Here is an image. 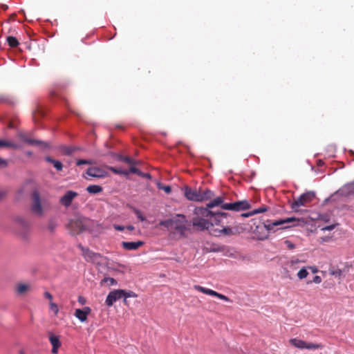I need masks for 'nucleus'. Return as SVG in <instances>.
Returning a JSON list of instances; mask_svg holds the SVG:
<instances>
[{
  "label": "nucleus",
  "instance_id": "obj_1",
  "mask_svg": "<svg viewBox=\"0 0 354 354\" xmlns=\"http://www.w3.org/2000/svg\"><path fill=\"white\" fill-rule=\"evenodd\" d=\"M196 216L192 220L193 226L198 230H209V233L215 236H232L234 234L232 228L230 227H214L213 221H210L209 215L212 211L203 207H197L194 209Z\"/></svg>",
  "mask_w": 354,
  "mask_h": 354
},
{
  "label": "nucleus",
  "instance_id": "obj_2",
  "mask_svg": "<svg viewBox=\"0 0 354 354\" xmlns=\"http://www.w3.org/2000/svg\"><path fill=\"white\" fill-rule=\"evenodd\" d=\"M224 196H218L207 203L205 208L209 209L214 207H221L223 209L239 212L248 209L250 207V205L247 201H236L234 203H224Z\"/></svg>",
  "mask_w": 354,
  "mask_h": 354
},
{
  "label": "nucleus",
  "instance_id": "obj_3",
  "mask_svg": "<svg viewBox=\"0 0 354 354\" xmlns=\"http://www.w3.org/2000/svg\"><path fill=\"white\" fill-rule=\"evenodd\" d=\"M50 207L49 201L45 198H41L37 190H34L32 192L30 211L33 215L42 217Z\"/></svg>",
  "mask_w": 354,
  "mask_h": 354
},
{
  "label": "nucleus",
  "instance_id": "obj_4",
  "mask_svg": "<svg viewBox=\"0 0 354 354\" xmlns=\"http://www.w3.org/2000/svg\"><path fill=\"white\" fill-rule=\"evenodd\" d=\"M187 220L183 214H176L170 219L165 220L160 222V225L167 227L171 231L184 236L187 230Z\"/></svg>",
  "mask_w": 354,
  "mask_h": 354
},
{
  "label": "nucleus",
  "instance_id": "obj_5",
  "mask_svg": "<svg viewBox=\"0 0 354 354\" xmlns=\"http://www.w3.org/2000/svg\"><path fill=\"white\" fill-rule=\"evenodd\" d=\"M87 219L83 217H76L71 219L68 224V229L72 235H77L86 230Z\"/></svg>",
  "mask_w": 354,
  "mask_h": 354
},
{
  "label": "nucleus",
  "instance_id": "obj_6",
  "mask_svg": "<svg viewBox=\"0 0 354 354\" xmlns=\"http://www.w3.org/2000/svg\"><path fill=\"white\" fill-rule=\"evenodd\" d=\"M315 197V194L313 192H307L301 194L299 198L293 199L291 204V208L295 212H298L299 207L306 206L308 203L313 201Z\"/></svg>",
  "mask_w": 354,
  "mask_h": 354
},
{
  "label": "nucleus",
  "instance_id": "obj_7",
  "mask_svg": "<svg viewBox=\"0 0 354 354\" xmlns=\"http://www.w3.org/2000/svg\"><path fill=\"white\" fill-rule=\"evenodd\" d=\"M290 343L295 347L300 349H318L323 348V345L321 344L308 343L297 338L290 339Z\"/></svg>",
  "mask_w": 354,
  "mask_h": 354
},
{
  "label": "nucleus",
  "instance_id": "obj_8",
  "mask_svg": "<svg viewBox=\"0 0 354 354\" xmlns=\"http://www.w3.org/2000/svg\"><path fill=\"white\" fill-rule=\"evenodd\" d=\"M15 225L17 232L26 236L30 227V223L24 218L17 217L15 221Z\"/></svg>",
  "mask_w": 354,
  "mask_h": 354
},
{
  "label": "nucleus",
  "instance_id": "obj_9",
  "mask_svg": "<svg viewBox=\"0 0 354 354\" xmlns=\"http://www.w3.org/2000/svg\"><path fill=\"white\" fill-rule=\"evenodd\" d=\"M229 214L225 212H214L212 211V214L209 215L210 221H213L214 227H225L224 219H226Z\"/></svg>",
  "mask_w": 354,
  "mask_h": 354
},
{
  "label": "nucleus",
  "instance_id": "obj_10",
  "mask_svg": "<svg viewBox=\"0 0 354 354\" xmlns=\"http://www.w3.org/2000/svg\"><path fill=\"white\" fill-rule=\"evenodd\" d=\"M124 297V290L118 289L111 291L107 295L105 304L107 306L111 307L113 304Z\"/></svg>",
  "mask_w": 354,
  "mask_h": 354
},
{
  "label": "nucleus",
  "instance_id": "obj_11",
  "mask_svg": "<svg viewBox=\"0 0 354 354\" xmlns=\"http://www.w3.org/2000/svg\"><path fill=\"white\" fill-rule=\"evenodd\" d=\"M194 288L201 292L205 294V295L216 297H217L221 300L225 301H231V300L225 295L221 294L219 292H217L213 290L206 288L201 286L199 285L194 286Z\"/></svg>",
  "mask_w": 354,
  "mask_h": 354
},
{
  "label": "nucleus",
  "instance_id": "obj_12",
  "mask_svg": "<svg viewBox=\"0 0 354 354\" xmlns=\"http://www.w3.org/2000/svg\"><path fill=\"white\" fill-rule=\"evenodd\" d=\"M77 196L78 194L76 192L68 190L59 198V203L64 207H68Z\"/></svg>",
  "mask_w": 354,
  "mask_h": 354
},
{
  "label": "nucleus",
  "instance_id": "obj_13",
  "mask_svg": "<svg viewBox=\"0 0 354 354\" xmlns=\"http://www.w3.org/2000/svg\"><path fill=\"white\" fill-rule=\"evenodd\" d=\"M77 247L82 251V254L86 261H94L100 257V254L95 253L89 248L84 247L81 243L78 244Z\"/></svg>",
  "mask_w": 354,
  "mask_h": 354
},
{
  "label": "nucleus",
  "instance_id": "obj_14",
  "mask_svg": "<svg viewBox=\"0 0 354 354\" xmlns=\"http://www.w3.org/2000/svg\"><path fill=\"white\" fill-rule=\"evenodd\" d=\"M17 136L20 140L30 145H40L45 147L48 146V145L46 142L41 140L30 138L25 133L21 131L18 132Z\"/></svg>",
  "mask_w": 354,
  "mask_h": 354
},
{
  "label": "nucleus",
  "instance_id": "obj_15",
  "mask_svg": "<svg viewBox=\"0 0 354 354\" xmlns=\"http://www.w3.org/2000/svg\"><path fill=\"white\" fill-rule=\"evenodd\" d=\"M86 174L91 177L97 178H103L107 176L108 173H107V171H106L105 170H104L101 168L94 167H89L86 170Z\"/></svg>",
  "mask_w": 354,
  "mask_h": 354
},
{
  "label": "nucleus",
  "instance_id": "obj_16",
  "mask_svg": "<svg viewBox=\"0 0 354 354\" xmlns=\"http://www.w3.org/2000/svg\"><path fill=\"white\" fill-rule=\"evenodd\" d=\"M185 196L189 201H201L200 190L193 189L189 187H185L184 190Z\"/></svg>",
  "mask_w": 354,
  "mask_h": 354
},
{
  "label": "nucleus",
  "instance_id": "obj_17",
  "mask_svg": "<svg viewBox=\"0 0 354 354\" xmlns=\"http://www.w3.org/2000/svg\"><path fill=\"white\" fill-rule=\"evenodd\" d=\"M91 313L90 307L86 306L82 309L77 308L75 311L74 315L82 322L87 320L88 315Z\"/></svg>",
  "mask_w": 354,
  "mask_h": 354
},
{
  "label": "nucleus",
  "instance_id": "obj_18",
  "mask_svg": "<svg viewBox=\"0 0 354 354\" xmlns=\"http://www.w3.org/2000/svg\"><path fill=\"white\" fill-rule=\"evenodd\" d=\"M295 221L296 218L294 217L288 218L286 219H279L272 223H264V227L268 230H272L275 226H278L284 223H288Z\"/></svg>",
  "mask_w": 354,
  "mask_h": 354
},
{
  "label": "nucleus",
  "instance_id": "obj_19",
  "mask_svg": "<svg viewBox=\"0 0 354 354\" xmlns=\"http://www.w3.org/2000/svg\"><path fill=\"white\" fill-rule=\"evenodd\" d=\"M121 245L124 250L131 251L136 250L140 247L144 245V242L142 241H138L136 242L122 241Z\"/></svg>",
  "mask_w": 354,
  "mask_h": 354
},
{
  "label": "nucleus",
  "instance_id": "obj_20",
  "mask_svg": "<svg viewBox=\"0 0 354 354\" xmlns=\"http://www.w3.org/2000/svg\"><path fill=\"white\" fill-rule=\"evenodd\" d=\"M49 341L53 346L52 353L56 354L58 352V348L61 346V342L58 336L55 335L52 333H49Z\"/></svg>",
  "mask_w": 354,
  "mask_h": 354
},
{
  "label": "nucleus",
  "instance_id": "obj_21",
  "mask_svg": "<svg viewBox=\"0 0 354 354\" xmlns=\"http://www.w3.org/2000/svg\"><path fill=\"white\" fill-rule=\"evenodd\" d=\"M342 192L346 196H354V180L346 184L342 187Z\"/></svg>",
  "mask_w": 354,
  "mask_h": 354
},
{
  "label": "nucleus",
  "instance_id": "obj_22",
  "mask_svg": "<svg viewBox=\"0 0 354 354\" xmlns=\"http://www.w3.org/2000/svg\"><path fill=\"white\" fill-rule=\"evenodd\" d=\"M200 195L201 201L211 199L214 196V193L209 189H201Z\"/></svg>",
  "mask_w": 354,
  "mask_h": 354
},
{
  "label": "nucleus",
  "instance_id": "obj_23",
  "mask_svg": "<svg viewBox=\"0 0 354 354\" xmlns=\"http://www.w3.org/2000/svg\"><path fill=\"white\" fill-rule=\"evenodd\" d=\"M46 161H47L48 162H50L51 164H53V165L54 166V167L57 170V171H61L62 170V168H63V165L62 163L59 161V160H56L53 158H52L50 156H47L46 158H45Z\"/></svg>",
  "mask_w": 354,
  "mask_h": 354
},
{
  "label": "nucleus",
  "instance_id": "obj_24",
  "mask_svg": "<svg viewBox=\"0 0 354 354\" xmlns=\"http://www.w3.org/2000/svg\"><path fill=\"white\" fill-rule=\"evenodd\" d=\"M0 147H10L12 149L19 148V145L7 140H0Z\"/></svg>",
  "mask_w": 354,
  "mask_h": 354
},
{
  "label": "nucleus",
  "instance_id": "obj_25",
  "mask_svg": "<svg viewBox=\"0 0 354 354\" xmlns=\"http://www.w3.org/2000/svg\"><path fill=\"white\" fill-rule=\"evenodd\" d=\"M86 191L90 194H98L102 191V188L100 185H92L86 187Z\"/></svg>",
  "mask_w": 354,
  "mask_h": 354
},
{
  "label": "nucleus",
  "instance_id": "obj_26",
  "mask_svg": "<svg viewBox=\"0 0 354 354\" xmlns=\"http://www.w3.org/2000/svg\"><path fill=\"white\" fill-rule=\"evenodd\" d=\"M30 286L25 283H19L17 286V292L19 295L24 294L27 290H28Z\"/></svg>",
  "mask_w": 354,
  "mask_h": 354
},
{
  "label": "nucleus",
  "instance_id": "obj_27",
  "mask_svg": "<svg viewBox=\"0 0 354 354\" xmlns=\"http://www.w3.org/2000/svg\"><path fill=\"white\" fill-rule=\"evenodd\" d=\"M7 42L10 47L15 48L19 45V41L16 37L13 36H8L6 39Z\"/></svg>",
  "mask_w": 354,
  "mask_h": 354
},
{
  "label": "nucleus",
  "instance_id": "obj_28",
  "mask_svg": "<svg viewBox=\"0 0 354 354\" xmlns=\"http://www.w3.org/2000/svg\"><path fill=\"white\" fill-rule=\"evenodd\" d=\"M267 210H268V207L266 206H265V205H263V206L260 207L259 208H257V209H255L252 210L249 214V215H254V214L263 213V212H266ZM243 216H248V214H243Z\"/></svg>",
  "mask_w": 354,
  "mask_h": 354
},
{
  "label": "nucleus",
  "instance_id": "obj_29",
  "mask_svg": "<svg viewBox=\"0 0 354 354\" xmlns=\"http://www.w3.org/2000/svg\"><path fill=\"white\" fill-rule=\"evenodd\" d=\"M308 274V271L306 270V268H304L298 272L297 277L299 279H304L307 277Z\"/></svg>",
  "mask_w": 354,
  "mask_h": 354
},
{
  "label": "nucleus",
  "instance_id": "obj_30",
  "mask_svg": "<svg viewBox=\"0 0 354 354\" xmlns=\"http://www.w3.org/2000/svg\"><path fill=\"white\" fill-rule=\"evenodd\" d=\"M74 151V149L71 147H63L62 148V152L64 155H71Z\"/></svg>",
  "mask_w": 354,
  "mask_h": 354
},
{
  "label": "nucleus",
  "instance_id": "obj_31",
  "mask_svg": "<svg viewBox=\"0 0 354 354\" xmlns=\"http://www.w3.org/2000/svg\"><path fill=\"white\" fill-rule=\"evenodd\" d=\"M127 297V298L133 297V298H135V297H137V295L131 290H124V297Z\"/></svg>",
  "mask_w": 354,
  "mask_h": 354
},
{
  "label": "nucleus",
  "instance_id": "obj_32",
  "mask_svg": "<svg viewBox=\"0 0 354 354\" xmlns=\"http://www.w3.org/2000/svg\"><path fill=\"white\" fill-rule=\"evenodd\" d=\"M50 309L54 313L55 315H57L59 312L58 306L53 301H50Z\"/></svg>",
  "mask_w": 354,
  "mask_h": 354
},
{
  "label": "nucleus",
  "instance_id": "obj_33",
  "mask_svg": "<svg viewBox=\"0 0 354 354\" xmlns=\"http://www.w3.org/2000/svg\"><path fill=\"white\" fill-rule=\"evenodd\" d=\"M93 162L91 160H84L80 159L77 162V165L80 166L81 165H93Z\"/></svg>",
  "mask_w": 354,
  "mask_h": 354
},
{
  "label": "nucleus",
  "instance_id": "obj_34",
  "mask_svg": "<svg viewBox=\"0 0 354 354\" xmlns=\"http://www.w3.org/2000/svg\"><path fill=\"white\" fill-rule=\"evenodd\" d=\"M158 187L160 189L164 190L167 194H169L171 192V187L169 185L165 186V185H161L160 183H158Z\"/></svg>",
  "mask_w": 354,
  "mask_h": 354
},
{
  "label": "nucleus",
  "instance_id": "obj_35",
  "mask_svg": "<svg viewBox=\"0 0 354 354\" xmlns=\"http://www.w3.org/2000/svg\"><path fill=\"white\" fill-rule=\"evenodd\" d=\"M120 160L127 164H130V165H132L134 163L133 160L132 158L128 157V156H122L120 158Z\"/></svg>",
  "mask_w": 354,
  "mask_h": 354
},
{
  "label": "nucleus",
  "instance_id": "obj_36",
  "mask_svg": "<svg viewBox=\"0 0 354 354\" xmlns=\"http://www.w3.org/2000/svg\"><path fill=\"white\" fill-rule=\"evenodd\" d=\"M103 281L109 282V285H111V286H114V285L117 284V281L115 279L111 278V277L104 278L103 279Z\"/></svg>",
  "mask_w": 354,
  "mask_h": 354
},
{
  "label": "nucleus",
  "instance_id": "obj_37",
  "mask_svg": "<svg viewBox=\"0 0 354 354\" xmlns=\"http://www.w3.org/2000/svg\"><path fill=\"white\" fill-rule=\"evenodd\" d=\"M135 214H136V216H138V218L141 221H144L145 220V217L142 216L141 212L138 209H133Z\"/></svg>",
  "mask_w": 354,
  "mask_h": 354
},
{
  "label": "nucleus",
  "instance_id": "obj_38",
  "mask_svg": "<svg viewBox=\"0 0 354 354\" xmlns=\"http://www.w3.org/2000/svg\"><path fill=\"white\" fill-rule=\"evenodd\" d=\"M284 244L286 245V247L289 249V250H293L295 248V245L294 243H292L289 240H286L284 241Z\"/></svg>",
  "mask_w": 354,
  "mask_h": 354
},
{
  "label": "nucleus",
  "instance_id": "obj_39",
  "mask_svg": "<svg viewBox=\"0 0 354 354\" xmlns=\"http://www.w3.org/2000/svg\"><path fill=\"white\" fill-rule=\"evenodd\" d=\"M342 272L339 269L333 270L330 272V274L335 276V277H339L342 276Z\"/></svg>",
  "mask_w": 354,
  "mask_h": 354
},
{
  "label": "nucleus",
  "instance_id": "obj_40",
  "mask_svg": "<svg viewBox=\"0 0 354 354\" xmlns=\"http://www.w3.org/2000/svg\"><path fill=\"white\" fill-rule=\"evenodd\" d=\"M129 170H130V172L132 174H137L138 175H141V171L138 168H136L135 167H131Z\"/></svg>",
  "mask_w": 354,
  "mask_h": 354
},
{
  "label": "nucleus",
  "instance_id": "obj_41",
  "mask_svg": "<svg viewBox=\"0 0 354 354\" xmlns=\"http://www.w3.org/2000/svg\"><path fill=\"white\" fill-rule=\"evenodd\" d=\"M335 227V225H330L322 228V231H330L333 230Z\"/></svg>",
  "mask_w": 354,
  "mask_h": 354
},
{
  "label": "nucleus",
  "instance_id": "obj_42",
  "mask_svg": "<svg viewBox=\"0 0 354 354\" xmlns=\"http://www.w3.org/2000/svg\"><path fill=\"white\" fill-rule=\"evenodd\" d=\"M113 226V228L118 231H123L125 229V227L117 224H114Z\"/></svg>",
  "mask_w": 354,
  "mask_h": 354
},
{
  "label": "nucleus",
  "instance_id": "obj_43",
  "mask_svg": "<svg viewBox=\"0 0 354 354\" xmlns=\"http://www.w3.org/2000/svg\"><path fill=\"white\" fill-rule=\"evenodd\" d=\"M8 165V162L6 160L0 157V167H6Z\"/></svg>",
  "mask_w": 354,
  "mask_h": 354
},
{
  "label": "nucleus",
  "instance_id": "obj_44",
  "mask_svg": "<svg viewBox=\"0 0 354 354\" xmlns=\"http://www.w3.org/2000/svg\"><path fill=\"white\" fill-rule=\"evenodd\" d=\"M313 282L315 283H320L322 282V278L319 276L316 275L314 277Z\"/></svg>",
  "mask_w": 354,
  "mask_h": 354
},
{
  "label": "nucleus",
  "instance_id": "obj_45",
  "mask_svg": "<svg viewBox=\"0 0 354 354\" xmlns=\"http://www.w3.org/2000/svg\"><path fill=\"white\" fill-rule=\"evenodd\" d=\"M330 239V237L329 236H323V237H321L320 238V243H325V242H328L329 241Z\"/></svg>",
  "mask_w": 354,
  "mask_h": 354
},
{
  "label": "nucleus",
  "instance_id": "obj_46",
  "mask_svg": "<svg viewBox=\"0 0 354 354\" xmlns=\"http://www.w3.org/2000/svg\"><path fill=\"white\" fill-rule=\"evenodd\" d=\"M78 302L82 305H84L86 303V299L84 297L80 296L78 297Z\"/></svg>",
  "mask_w": 354,
  "mask_h": 354
},
{
  "label": "nucleus",
  "instance_id": "obj_47",
  "mask_svg": "<svg viewBox=\"0 0 354 354\" xmlns=\"http://www.w3.org/2000/svg\"><path fill=\"white\" fill-rule=\"evenodd\" d=\"M44 297L50 300V301H52L51 300L53 299V296L50 292H44Z\"/></svg>",
  "mask_w": 354,
  "mask_h": 354
},
{
  "label": "nucleus",
  "instance_id": "obj_48",
  "mask_svg": "<svg viewBox=\"0 0 354 354\" xmlns=\"http://www.w3.org/2000/svg\"><path fill=\"white\" fill-rule=\"evenodd\" d=\"M6 195V192L3 190H0V201Z\"/></svg>",
  "mask_w": 354,
  "mask_h": 354
},
{
  "label": "nucleus",
  "instance_id": "obj_49",
  "mask_svg": "<svg viewBox=\"0 0 354 354\" xmlns=\"http://www.w3.org/2000/svg\"><path fill=\"white\" fill-rule=\"evenodd\" d=\"M48 228L50 229V231H53L54 228H55V225L53 223H50L49 225H48Z\"/></svg>",
  "mask_w": 354,
  "mask_h": 354
},
{
  "label": "nucleus",
  "instance_id": "obj_50",
  "mask_svg": "<svg viewBox=\"0 0 354 354\" xmlns=\"http://www.w3.org/2000/svg\"><path fill=\"white\" fill-rule=\"evenodd\" d=\"M140 176H143V177H145V178H151V175H150L149 174H142V173L141 172V175H140Z\"/></svg>",
  "mask_w": 354,
  "mask_h": 354
},
{
  "label": "nucleus",
  "instance_id": "obj_51",
  "mask_svg": "<svg viewBox=\"0 0 354 354\" xmlns=\"http://www.w3.org/2000/svg\"><path fill=\"white\" fill-rule=\"evenodd\" d=\"M122 299H123L124 304L126 306H128L129 304H128V301H127V297H122Z\"/></svg>",
  "mask_w": 354,
  "mask_h": 354
},
{
  "label": "nucleus",
  "instance_id": "obj_52",
  "mask_svg": "<svg viewBox=\"0 0 354 354\" xmlns=\"http://www.w3.org/2000/svg\"><path fill=\"white\" fill-rule=\"evenodd\" d=\"M127 230H130V231H132V230H134V227H133V225H128V226L127 227Z\"/></svg>",
  "mask_w": 354,
  "mask_h": 354
},
{
  "label": "nucleus",
  "instance_id": "obj_53",
  "mask_svg": "<svg viewBox=\"0 0 354 354\" xmlns=\"http://www.w3.org/2000/svg\"><path fill=\"white\" fill-rule=\"evenodd\" d=\"M2 8L4 10H6L8 8V6L7 5H2Z\"/></svg>",
  "mask_w": 354,
  "mask_h": 354
},
{
  "label": "nucleus",
  "instance_id": "obj_54",
  "mask_svg": "<svg viewBox=\"0 0 354 354\" xmlns=\"http://www.w3.org/2000/svg\"><path fill=\"white\" fill-rule=\"evenodd\" d=\"M310 269L312 270L313 272H314V273L317 272V270L315 268L310 267Z\"/></svg>",
  "mask_w": 354,
  "mask_h": 354
},
{
  "label": "nucleus",
  "instance_id": "obj_55",
  "mask_svg": "<svg viewBox=\"0 0 354 354\" xmlns=\"http://www.w3.org/2000/svg\"><path fill=\"white\" fill-rule=\"evenodd\" d=\"M116 128H119V129H123V127L120 124H117L116 125Z\"/></svg>",
  "mask_w": 354,
  "mask_h": 354
},
{
  "label": "nucleus",
  "instance_id": "obj_56",
  "mask_svg": "<svg viewBox=\"0 0 354 354\" xmlns=\"http://www.w3.org/2000/svg\"><path fill=\"white\" fill-rule=\"evenodd\" d=\"M36 114H37L36 112L33 113V118L35 120H36Z\"/></svg>",
  "mask_w": 354,
  "mask_h": 354
},
{
  "label": "nucleus",
  "instance_id": "obj_57",
  "mask_svg": "<svg viewBox=\"0 0 354 354\" xmlns=\"http://www.w3.org/2000/svg\"><path fill=\"white\" fill-rule=\"evenodd\" d=\"M112 170H113L115 173H117V174H118V173H119V171H118L115 169H112Z\"/></svg>",
  "mask_w": 354,
  "mask_h": 354
},
{
  "label": "nucleus",
  "instance_id": "obj_58",
  "mask_svg": "<svg viewBox=\"0 0 354 354\" xmlns=\"http://www.w3.org/2000/svg\"><path fill=\"white\" fill-rule=\"evenodd\" d=\"M27 154H28V156H31V155H32V153H31V152H28V153H27Z\"/></svg>",
  "mask_w": 354,
  "mask_h": 354
},
{
  "label": "nucleus",
  "instance_id": "obj_59",
  "mask_svg": "<svg viewBox=\"0 0 354 354\" xmlns=\"http://www.w3.org/2000/svg\"><path fill=\"white\" fill-rule=\"evenodd\" d=\"M297 261H292L291 263H297Z\"/></svg>",
  "mask_w": 354,
  "mask_h": 354
},
{
  "label": "nucleus",
  "instance_id": "obj_60",
  "mask_svg": "<svg viewBox=\"0 0 354 354\" xmlns=\"http://www.w3.org/2000/svg\"><path fill=\"white\" fill-rule=\"evenodd\" d=\"M20 354H24L22 351L20 353Z\"/></svg>",
  "mask_w": 354,
  "mask_h": 354
}]
</instances>
